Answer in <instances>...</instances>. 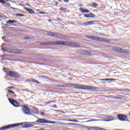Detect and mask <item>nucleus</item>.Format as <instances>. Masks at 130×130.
Wrapping results in <instances>:
<instances>
[{
	"label": "nucleus",
	"mask_w": 130,
	"mask_h": 130,
	"mask_svg": "<svg viewBox=\"0 0 130 130\" xmlns=\"http://www.w3.org/2000/svg\"><path fill=\"white\" fill-rule=\"evenodd\" d=\"M75 89H80L81 90H96L95 86L89 85H83L82 84H72Z\"/></svg>",
	"instance_id": "1"
},
{
	"label": "nucleus",
	"mask_w": 130,
	"mask_h": 130,
	"mask_svg": "<svg viewBox=\"0 0 130 130\" xmlns=\"http://www.w3.org/2000/svg\"><path fill=\"white\" fill-rule=\"evenodd\" d=\"M23 123H17L15 124H10L8 126H5L0 128V130H6V129H10V128H14V127H16L17 126H19L20 125H22Z\"/></svg>",
	"instance_id": "2"
},
{
	"label": "nucleus",
	"mask_w": 130,
	"mask_h": 130,
	"mask_svg": "<svg viewBox=\"0 0 130 130\" xmlns=\"http://www.w3.org/2000/svg\"><path fill=\"white\" fill-rule=\"evenodd\" d=\"M51 45H64V46H67V41H51Z\"/></svg>",
	"instance_id": "3"
},
{
	"label": "nucleus",
	"mask_w": 130,
	"mask_h": 130,
	"mask_svg": "<svg viewBox=\"0 0 130 130\" xmlns=\"http://www.w3.org/2000/svg\"><path fill=\"white\" fill-rule=\"evenodd\" d=\"M113 50H114L115 51H117L118 52H120V53H127L128 52V51L126 49L123 50L122 49L116 47H113L112 48Z\"/></svg>",
	"instance_id": "4"
},
{
	"label": "nucleus",
	"mask_w": 130,
	"mask_h": 130,
	"mask_svg": "<svg viewBox=\"0 0 130 130\" xmlns=\"http://www.w3.org/2000/svg\"><path fill=\"white\" fill-rule=\"evenodd\" d=\"M53 37H55V38H59V39H63L64 40H67V38H68L66 35L56 34L55 32H54Z\"/></svg>",
	"instance_id": "5"
},
{
	"label": "nucleus",
	"mask_w": 130,
	"mask_h": 130,
	"mask_svg": "<svg viewBox=\"0 0 130 130\" xmlns=\"http://www.w3.org/2000/svg\"><path fill=\"white\" fill-rule=\"evenodd\" d=\"M66 46H70L71 47H80V44L67 41Z\"/></svg>",
	"instance_id": "6"
},
{
	"label": "nucleus",
	"mask_w": 130,
	"mask_h": 130,
	"mask_svg": "<svg viewBox=\"0 0 130 130\" xmlns=\"http://www.w3.org/2000/svg\"><path fill=\"white\" fill-rule=\"evenodd\" d=\"M8 75L10 77H12L13 78H20V75H19V74L15 71L8 72Z\"/></svg>",
	"instance_id": "7"
},
{
	"label": "nucleus",
	"mask_w": 130,
	"mask_h": 130,
	"mask_svg": "<svg viewBox=\"0 0 130 130\" xmlns=\"http://www.w3.org/2000/svg\"><path fill=\"white\" fill-rule=\"evenodd\" d=\"M22 111L25 114H31V111L30 109L27 106H23L22 107Z\"/></svg>",
	"instance_id": "8"
},
{
	"label": "nucleus",
	"mask_w": 130,
	"mask_h": 130,
	"mask_svg": "<svg viewBox=\"0 0 130 130\" xmlns=\"http://www.w3.org/2000/svg\"><path fill=\"white\" fill-rule=\"evenodd\" d=\"M118 118L120 121H127V116L122 114H118Z\"/></svg>",
	"instance_id": "9"
},
{
	"label": "nucleus",
	"mask_w": 130,
	"mask_h": 130,
	"mask_svg": "<svg viewBox=\"0 0 130 130\" xmlns=\"http://www.w3.org/2000/svg\"><path fill=\"white\" fill-rule=\"evenodd\" d=\"M37 122H39L40 123H54V122H51L50 121H48V120L39 118L37 121Z\"/></svg>",
	"instance_id": "10"
},
{
	"label": "nucleus",
	"mask_w": 130,
	"mask_h": 130,
	"mask_svg": "<svg viewBox=\"0 0 130 130\" xmlns=\"http://www.w3.org/2000/svg\"><path fill=\"white\" fill-rule=\"evenodd\" d=\"M9 101L11 104L13 105V106H14V107H19V106H20L19 105V103H18V102L16 101L15 100L9 99Z\"/></svg>",
	"instance_id": "11"
},
{
	"label": "nucleus",
	"mask_w": 130,
	"mask_h": 130,
	"mask_svg": "<svg viewBox=\"0 0 130 130\" xmlns=\"http://www.w3.org/2000/svg\"><path fill=\"white\" fill-rule=\"evenodd\" d=\"M10 53H15V54H20L22 53L21 49H12L10 51Z\"/></svg>",
	"instance_id": "12"
},
{
	"label": "nucleus",
	"mask_w": 130,
	"mask_h": 130,
	"mask_svg": "<svg viewBox=\"0 0 130 130\" xmlns=\"http://www.w3.org/2000/svg\"><path fill=\"white\" fill-rule=\"evenodd\" d=\"M86 38L88 39H91V40H94L95 41H98V37L91 36H86Z\"/></svg>",
	"instance_id": "13"
},
{
	"label": "nucleus",
	"mask_w": 130,
	"mask_h": 130,
	"mask_svg": "<svg viewBox=\"0 0 130 130\" xmlns=\"http://www.w3.org/2000/svg\"><path fill=\"white\" fill-rule=\"evenodd\" d=\"M100 41V42H108V41L107 40H106V39H105V38H102L101 37H98V41Z\"/></svg>",
	"instance_id": "14"
},
{
	"label": "nucleus",
	"mask_w": 130,
	"mask_h": 130,
	"mask_svg": "<svg viewBox=\"0 0 130 130\" xmlns=\"http://www.w3.org/2000/svg\"><path fill=\"white\" fill-rule=\"evenodd\" d=\"M6 1L4 0H0L1 4H2V5H5V6H10V3H8L6 2H9L10 0H5Z\"/></svg>",
	"instance_id": "15"
},
{
	"label": "nucleus",
	"mask_w": 130,
	"mask_h": 130,
	"mask_svg": "<svg viewBox=\"0 0 130 130\" xmlns=\"http://www.w3.org/2000/svg\"><path fill=\"white\" fill-rule=\"evenodd\" d=\"M94 21H87L84 23H83V25L84 26H89V25H93V23H94Z\"/></svg>",
	"instance_id": "16"
},
{
	"label": "nucleus",
	"mask_w": 130,
	"mask_h": 130,
	"mask_svg": "<svg viewBox=\"0 0 130 130\" xmlns=\"http://www.w3.org/2000/svg\"><path fill=\"white\" fill-rule=\"evenodd\" d=\"M79 11H80V12L81 13H86V14H88V13H89V12H90V11H89L86 9L82 8H80L79 9Z\"/></svg>",
	"instance_id": "17"
},
{
	"label": "nucleus",
	"mask_w": 130,
	"mask_h": 130,
	"mask_svg": "<svg viewBox=\"0 0 130 130\" xmlns=\"http://www.w3.org/2000/svg\"><path fill=\"white\" fill-rule=\"evenodd\" d=\"M60 11H61V12H63V13H70V11L67 10V8H64L63 7H61L59 9Z\"/></svg>",
	"instance_id": "18"
},
{
	"label": "nucleus",
	"mask_w": 130,
	"mask_h": 130,
	"mask_svg": "<svg viewBox=\"0 0 130 130\" xmlns=\"http://www.w3.org/2000/svg\"><path fill=\"white\" fill-rule=\"evenodd\" d=\"M72 86V84L69 83H64L62 85V88H70Z\"/></svg>",
	"instance_id": "19"
},
{
	"label": "nucleus",
	"mask_w": 130,
	"mask_h": 130,
	"mask_svg": "<svg viewBox=\"0 0 130 130\" xmlns=\"http://www.w3.org/2000/svg\"><path fill=\"white\" fill-rule=\"evenodd\" d=\"M25 11H27L28 13H29V14H30V15H33V14H34V13H35V12L32 9H29L28 8H25Z\"/></svg>",
	"instance_id": "20"
},
{
	"label": "nucleus",
	"mask_w": 130,
	"mask_h": 130,
	"mask_svg": "<svg viewBox=\"0 0 130 130\" xmlns=\"http://www.w3.org/2000/svg\"><path fill=\"white\" fill-rule=\"evenodd\" d=\"M81 52L82 53H83V54H84L85 55H90V54H91V53L90 52H88L84 50H82Z\"/></svg>",
	"instance_id": "21"
},
{
	"label": "nucleus",
	"mask_w": 130,
	"mask_h": 130,
	"mask_svg": "<svg viewBox=\"0 0 130 130\" xmlns=\"http://www.w3.org/2000/svg\"><path fill=\"white\" fill-rule=\"evenodd\" d=\"M23 128H25L27 127H30V126H32V124H24L22 125Z\"/></svg>",
	"instance_id": "22"
},
{
	"label": "nucleus",
	"mask_w": 130,
	"mask_h": 130,
	"mask_svg": "<svg viewBox=\"0 0 130 130\" xmlns=\"http://www.w3.org/2000/svg\"><path fill=\"white\" fill-rule=\"evenodd\" d=\"M41 45H51V42H48L46 43H41Z\"/></svg>",
	"instance_id": "23"
},
{
	"label": "nucleus",
	"mask_w": 130,
	"mask_h": 130,
	"mask_svg": "<svg viewBox=\"0 0 130 130\" xmlns=\"http://www.w3.org/2000/svg\"><path fill=\"white\" fill-rule=\"evenodd\" d=\"M115 79H101V81H115Z\"/></svg>",
	"instance_id": "24"
},
{
	"label": "nucleus",
	"mask_w": 130,
	"mask_h": 130,
	"mask_svg": "<svg viewBox=\"0 0 130 130\" xmlns=\"http://www.w3.org/2000/svg\"><path fill=\"white\" fill-rule=\"evenodd\" d=\"M14 23H17V21L12 20H9L8 21H7V23L8 24H13Z\"/></svg>",
	"instance_id": "25"
},
{
	"label": "nucleus",
	"mask_w": 130,
	"mask_h": 130,
	"mask_svg": "<svg viewBox=\"0 0 130 130\" xmlns=\"http://www.w3.org/2000/svg\"><path fill=\"white\" fill-rule=\"evenodd\" d=\"M91 130H106V129L103 128H99V127H92Z\"/></svg>",
	"instance_id": "26"
},
{
	"label": "nucleus",
	"mask_w": 130,
	"mask_h": 130,
	"mask_svg": "<svg viewBox=\"0 0 130 130\" xmlns=\"http://www.w3.org/2000/svg\"><path fill=\"white\" fill-rule=\"evenodd\" d=\"M47 35H50V36L53 37V35L54 34V32H53V31H48L47 32Z\"/></svg>",
	"instance_id": "27"
},
{
	"label": "nucleus",
	"mask_w": 130,
	"mask_h": 130,
	"mask_svg": "<svg viewBox=\"0 0 130 130\" xmlns=\"http://www.w3.org/2000/svg\"><path fill=\"white\" fill-rule=\"evenodd\" d=\"M92 7L93 8H97V7H98V5H97V4H96L95 3H93L92 4Z\"/></svg>",
	"instance_id": "28"
},
{
	"label": "nucleus",
	"mask_w": 130,
	"mask_h": 130,
	"mask_svg": "<svg viewBox=\"0 0 130 130\" xmlns=\"http://www.w3.org/2000/svg\"><path fill=\"white\" fill-rule=\"evenodd\" d=\"M15 16L17 17H24L25 15L24 14H15Z\"/></svg>",
	"instance_id": "29"
},
{
	"label": "nucleus",
	"mask_w": 130,
	"mask_h": 130,
	"mask_svg": "<svg viewBox=\"0 0 130 130\" xmlns=\"http://www.w3.org/2000/svg\"><path fill=\"white\" fill-rule=\"evenodd\" d=\"M8 91L9 92V94H15V92L11 90L8 89Z\"/></svg>",
	"instance_id": "30"
},
{
	"label": "nucleus",
	"mask_w": 130,
	"mask_h": 130,
	"mask_svg": "<svg viewBox=\"0 0 130 130\" xmlns=\"http://www.w3.org/2000/svg\"><path fill=\"white\" fill-rule=\"evenodd\" d=\"M90 18H94V17H95V15H94V14L93 13H90L89 14Z\"/></svg>",
	"instance_id": "31"
},
{
	"label": "nucleus",
	"mask_w": 130,
	"mask_h": 130,
	"mask_svg": "<svg viewBox=\"0 0 130 130\" xmlns=\"http://www.w3.org/2000/svg\"><path fill=\"white\" fill-rule=\"evenodd\" d=\"M84 17L85 18H91V16H90L89 14H85Z\"/></svg>",
	"instance_id": "32"
},
{
	"label": "nucleus",
	"mask_w": 130,
	"mask_h": 130,
	"mask_svg": "<svg viewBox=\"0 0 130 130\" xmlns=\"http://www.w3.org/2000/svg\"><path fill=\"white\" fill-rule=\"evenodd\" d=\"M32 82L34 83H37V84H39V81H38L36 80H35V79H32Z\"/></svg>",
	"instance_id": "33"
},
{
	"label": "nucleus",
	"mask_w": 130,
	"mask_h": 130,
	"mask_svg": "<svg viewBox=\"0 0 130 130\" xmlns=\"http://www.w3.org/2000/svg\"><path fill=\"white\" fill-rule=\"evenodd\" d=\"M39 14H42V15H45V14H46V12H42V11H40V12H39Z\"/></svg>",
	"instance_id": "34"
},
{
	"label": "nucleus",
	"mask_w": 130,
	"mask_h": 130,
	"mask_svg": "<svg viewBox=\"0 0 130 130\" xmlns=\"http://www.w3.org/2000/svg\"><path fill=\"white\" fill-rule=\"evenodd\" d=\"M24 39L29 40V39H31V38H30L29 36H26L24 38Z\"/></svg>",
	"instance_id": "35"
},
{
	"label": "nucleus",
	"mask_w": 130,
	"mask_h": 130,
	"mask_svg": "<svg viewBox=\"0 0 130 130\" xmlns=\"http://www.w3.org/2000/svg\"><path fill=\"white\" fill-rule=\"evenodd\" d=\"M53 102H55V101H50V102H48L47 103L48 104H50V103H52Z\"/></svg>",
	"instance_id": "36"
},
{
	"label": "nucleus",
	"mask_w": 130,
	"mask_h": 130,
	"mask_svg": "<svg viewBox=\"0 0 130 130\" xmlns=\"http://www.w3.org/2000/svg\"><path fill=\"white\" fill-rule=\"evenodd\" d=\"M56 87H59L60 88H62V85H60L59 84H58V85H56Z\"/></svg>",
	"instance_id": "37"
},
{
	"label": "nucleus",
	"mask_w": 130,
	"mask_h": 130,
	"mask_svg": "<svg viewBox=\"0 0 130 130\" xmlns=\"http://www.w3.org/2000/svg\"><path fill=\"white\" fill-rule=\"evenodd\" d=\"M69 1H70V0H63V2L64 3H69Z\"/></svg>",
	"instance_id": "38"
},
{
	"label": "nucleus",
	"mask_w": 130,
	"mask_h": 130,
	"mask_svg": "<svg viewBox=\"0 0 130 130\" xmlns=\"http://www.w3.org/2000/svg\"><path fill=\"white\" fill-rule=\"evenodd\" d=\"M8 89H14V86H10L8 87Z\"/></svg>",
	"instance_id": "39"
},
{
	"label": "nucleus",
	"mask_w": 130,
	"mask_h": 130,
	"mask_svg": "<svg viewBox=\"0 0 130 130\" xmlns=\"http://www.w3.org/2000/svg\"><path fill=\"white\" fill-rule=\"evenodd\" d=\"M53 107L54 108H57V106L56 105H55L53 106Z\"/></svg>",
	"instance_id": "40"
},
{
	"label": "nucleus",
	"mask_w": 130,
	"mask_h": 130,
	"mask_svg": "<svg viewBox=\"0 0 130 130\" xmlns=\"http://www.w3.org/2000/svg\"><path fill=\"white\" fill-rule=\"evenodd\" d=\"M57 20H58V21H62L61 19L59 18H57Z\"/></svg>",
	"instance_id": "41"
},
{
	"label": "nucleus",
	"mask_w": 130,
	"mask_h": 130,
	"mask_svg": "<svg viewBox=\"0 0 130 130\" xmlns=\"http://www.w3.org/2000/svg\"><path fill=\"white\" fill-rule=\"evenodd\" d=\"M41 115H44V112H42L41 113Z\"/></svg>",
	"instance_id": "42"
},
{
	"label": "nucleus",
	"mask_w": 130,
	"mask_h": 130,
	"mask_svg": "<svg viewBox=\"0 0 130 130\" xmlns=\"http://www.w3.org/2000/svg\"><path fill=\"white\" fill-rule=\"evenodd\" d=\"M114 99H120V98L118 97H116V98H114Z\"/></svg>",
	"instance_id": "43"
},
{
	"label": "nucleus",
	"mask_w": 130,
	"mask_h": 130,
	"mask_svg": "<svg viewBox=\"0 0 130 130\" xmlns=\"http://www.w3.org/2000/svg\"><path fill=\"white\" fill-rule=\"evenodd\" d=\"M39 130H44V128H40Z\"/></svg>",
	"instance_id": "44"
},
{
	"label": "nucleus",
	"mask_w": 130,
	"mask_h": 130,
	"mask_svg": "<svg viewBox=\"0 0 130 130\" xmlns=\"http://www.w3.org/2000/svg\"><path fill=\"white\" fill-rule=\"evenodd\" d=\"M100 36H102V34H100Z\"/></svg>",
	"instance_id": "45"
},
{
	"label": "nucleus",
	"mask_w": 130,
	"mask_h": 130,
	"mask_svg": "<svg viewBox=\"0 0 130 130\" xmlns=\"http://www.w3.org/2000/svg\"><path fill=\"white\" fill-rule=\"evenodd\" d=\"M6 69H7V68H3V70H6Z\"/></svg>",
	"instance_id": "46"
},
{
	"label": "nucleus",
	"mask_w": 130,
	"mask_h": 130,
	"mask_svg": "<svg viewBox=\"0 0 130 130\" xmlns=\"http://www.w3.org/2000/svg\"><path fill=\"white\" fill-rule=\"evenodd\" d=\"M29 62V63H32V62Z\"/></svg>",
	"instance_id": "47"
}]
</instances>
